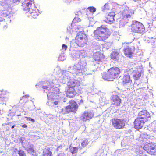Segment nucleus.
Listing matches in <instances>:
<instances>
[{
  "mask_svg": "<svg viewBox=\"0 0 156 156\" xmlns=\"http://www.w3.org/2000/svg\"><path fill=\"white\" fill-rule=\"evenodd\" d=\"M86 63L85 62H79L78 64L74 65L72 66H69L67 69L68 70H72V72L77 75H80L81 74H84L85 75H88L91 74L90 73H88L86 71L87 69L85 67Z\"/></svg>",
  "mask_w": 156,
  "mask_h": 156,
  "instance_id": "obj_3",
  "label": "nucleus"
},
{
  "mask_svg": "<svg viewBox=\"0 0 156 156\" xmlns=\"http://www.w3.org/2000/svg\"><path fill=\"white\" fill-rule=\"evenodd\" d=\"M22 126L23 128H26L27 127V126L26 124H23L22 125Z\"/></svg>",
  "mask_w": 156,
  "mask_h": 156,
  "instance_id": "obj_48",
  "label": "nucleus"
},
{
  "mask_svg": "<svg viewBox=\"0 0 156 156\" xmlns=\"http://www.w3.org/2000/svg\"><path fill=\"white\" fill-rule=\"evenodd\" d=\"M152 38L155 39L156 38V35L154 37H151Z\"/></svg>",
  "mask_w": 156,
  "mask_h": 156,
  "instance_id": "obj_52",
  "label": "nucleus"
},
{
  "mask_svg": "<svg viewBox=\"0 0 156 156\" xmlns=\"http://www.w3.org/2000/svg\"><path fill=\"white\" fill-rule=\"evenodd\" d=\"M108 9V5L107 3L105 4L103 6V8H102L103 11Z\"/></svg>",
  "mask_w": 156,
  "mask_h": 156,
  "instance_id": "obj_41",
  "label": "nucleus"
},
{
  "mask_svg": "<svg viewBox=\"0 0 156 156\" xmlns=\"http://www.w3.org/2000/svg\"><path fill=\"white\" fill-rule=\"evenodd\" d=\"M18 154L20 156H26L24 152L21 150H20L18 151Z\"/></svg>",
  "mask_w": 156,
  "mask_h": 156,
  "instance_id": "obj_37",
  "label": "nucleus"
},
{
  "mask_svg": "<svg viewBox=\"0 0 156 156\" xmlns=\"http://www.w3.org/2000/svg\"><path fill=\"white\" fill-rule=\"evenodd\" d=\"M80 13V11L77 12V13Z\"/></svg>",
  "mask_w": 156,
  "mask_h": 156,
  "instance_id": "obj_56",
  "label": "nucleus"
},
{
  "mask_svg": "<svg viewBox=\"0 0 156 156\" xmlns=\"http://www.w3.org/2000/svg\"><path fill=\"white\" fill-rule=\"evenodd\" d=\"M83 102V100L82 99H81L80 100V103H82Z\"/></svg>",
  "mask_w": 156,
  "mask_h": 156,
  "instance_id": "obj_49",
  "label": "nucleus"
},
{
  "mask_svg": "<svg viewBox=\"0 0 156 156\" xmlns=\"http://www.w3.org/2000/svg\"><path fill=\"white\" fill-rule=\"evenodd\" d=\"M94 38L98 41L106 40L109 36V31L107 27L103 25L99 27L94 31Z\"/></svg>",
  "mask_w": 156,
  "mask_h": 156,
  "instance_id": "obj_2",
  "label": "nucleus"
},
{
  "mask_svg": "<svg viewBox=\"0 0 156 156\" xmlns=\"http://www.w3.org/2000/svg\"><path fill=\"white\" fill-rule=\"evenodd\" d=\"M15 126V125L12 126L11 127V129H13Z\"/></svg>",
  "mask_w": 156,
  "mask_h": 156,
  "instance_id": "obj_53",
  "label": "nucleus"
},
{
  "mask_svg": "<svg viewBox=\"0 0 156 156\" xmlns=\"http://www.w3.org/2000/svg\"><path fill=\"white\" fill-rule=\"evenodd\" d=\"M98 43L97 42H96L95 41H93L92 43V47H95L96 46H98Z\"/></svg>",
  "mask_w": 156,
  "mask_h": 156,
  "instance_id": "obj_42",
  "label": "nucleus"
},
{
  "mask_svg": "<svg viewBox=\"0 0 156 156\" xmlns=\"http://www.w3.org/2000/svg\"><path fill=\"white\" fill-rule=\"evenodd\" d=\"M131 29L132 32L141 34L144 31L145 29L144 26L141 23L133 21Z\"/></svg>",
  "mask_w": 156,
  "mask_h": 156,
  "instance_id": "obj_10",
  "label": "nucleus"
},
{
  "mask_svg": "<svg viewBox=\"0 0 156 156\" xmlns=\"http://www.w3.org/2000/svg\"><path fill=\"white\" fill-rule=\"evenodd\" d=\"M23 9L26 12L29 13L33 16L38 15L36 12V8L34 4H32L31 0H25L22 4ZM38 11V9H37Z\"/></svg>",
  "mask_w": 156,
  "mask_h": 156,
  "instance_id": "obj_7",
  "label": "nucleus"
},
{
  "mask_svg": "<svg viewBox=\"0 0 156 156\" xmlns=\"http://www.w3.org/2000/svg\"><path fill=\"white\" fill-rule=\"evenodd\" d=\"M121 19L119 21V26L120 27H122L125 26V25L128 23V20L125 19L121 18Z\"/></svg>",
  "mask_w": 156,
  "mask_h": 156,
  "instance_id": "obj_27",
  "label": "nucleus"
},
{
  "mask_svg": "<svg viewBox=\"0 0 156 156\" xmlns=\"http://www.w3.org/2000/svg\"><path fill=\"white\" fill-rule=\"evenodd\" d=\"M2 16L3 17H5L7 18H9V16L8 14L6 13L5 11H3L2 12Z\"/></svg>",
  "mask_w": 156,
  "mask_h": 156,
  "instance_id": "obj_40",
  "label": "nucleus"
},
{
  "mask_svg": "<svg viewBox=\"0 0 156 156\" xmlns=\"http://www.w3.org/2000/svg\"><path fill=\"white\" fill-rule=\"evenodd\" d=\"M94 113L91 111H85L81 115L80 119L83 121H86L92 119L94 116Z\"/></svg>",
  "mask_w": 156,
  "mask_h": 156,
  "instance_id": "obj_14",
  "label": "nucleus"
},
{
  "mask_svg": "<svg viewBox=\"0 0 156 156\" xmlns=\"http://www.w3.org/2000/svg\"><path fill=\"white\" fill-rule=\"evenodd\" d=\"M69 107L70 108L71 112H75L77 109V106L76 102L71 100L69 102Z\"/></svg>",
  "mask_w": 156,
  "mask_h": 156,
  "instance_id": "obj_24",
  "label": "nucleus"
},
{
  "mask_svg": "<svg viewBox=\"0 0 156 156\" xmlns=\"http://www.w3.org/2000/svg\"><path fill=\"white\" fill-rule=\"evenodd\" d=\"M126 44H123V45H124V46H125V45Z\"/></svg>",
  "mask_w": 156,
  "mask_h": 156,
  "instance_id": "obj_54",
  "label": "nucleus"
},
{
  "mask_svg": "<svg viewBox=\"0 0 156 156\" xmlns=\"http://www.w3.org/2000/svg\"><path fill=\"white\" fill-rule=\"evenodd\" d=\"M20 1V0H11L10 2L11 3V4L13 5H17L19 3ZM12 6L13 5H12Z\"/></svg>",
  "mask_w": 156,
  "mask_h": 156,
  "instance_id": "obj_35",
  "label": "nucleus"
},
{
  "mask_svg": "<svg viewBox=\"0 0 156 156\" xmlns=\"http://www.w3.org/2000/svg\"><path fill=\"white\" fill-rule=\"evenodd\" d=\"M24 139V138L23 137H21L19 141L22 144H23V141Z\"/></svg>",
  "mask_w": 156,
  "mask_h": 156,
  "instance_id": "obj_46",
  "label": "nucleus"
},
{
  "mask_svg": "<svg viewBox=\"0 0 156 156\" xmlns=\"http://www.w3.org/2000/svg\"><path fill=\"white\" fill-rule=\"evenodd\" d=\"M26 118L27 120L32 121V122H35V120L34 119H32L30 117H26Z\"/></svg>",
  "mask_w": 156,
  "mask_h": 156,
  "instance_id": "obj_43",
  "label": "nucleus"
},
{
  "mask_svg": "<svg viewBox=\"0 0 156 156\" xmlns=\"http://www.w3.org/2000/svg\"><path fill=\"white\" fill-rule=\"evenodd\" d=\"M15 150H17V149H15Z\"/></svg>",
  "mask_w": 156,
  "mask_h": 156,
  "instance_id": "obj_58",
  "label": "nucleus"
},
{
  "mask_svg": "<svg viewBox=\"0 0 156 156\" xmlns=\"http://www.w3.org/2000/svg\"><path fill=\"white\" fill-rule=\"evenodd\" d=\"M71 110L70 108H69V106H68L63 108L62 109V112L63 114H67L71 112Z\"/></svg>",
  "mask_w": 156,
  "mask_h": 156,
  "instance_id": "obj_32",
  "label": "nucleus"
},
{
  "mask_svg": "<svg viewBox=\"0 0 156 156\" xmlns=\"http://www.w3.org/2000/svg\"><path fill=\"white\" fill-rule=\"evenodd\" d=\"M3 112V111L0 110V114H2Z\"/></svg>",
  "mask_w": 156,
  "mask_h": 156,
  "instance_id": "obj_50",
  "label": "nucleus"
},
{
  "mask_svg": "<svg viewBox=\"0 0 156 156\" xmlns=\"http://www.w3.org/2000/svg\"><path fill=\"white\" fill-rule=\"evenodd\" d=\"M145 122L137 117L134 121V127L137 129H140L142 128Z\"/></svg>",
  "mask_w": 156,
  "mask_h": 156,
  "instance_id": "obj_17",
  "label": "nucleus"
},
{
  "mask_svg": "<svg viewBox=\"0 0 156 156\" xmlns=\"http://www.w3.org/2000/svg\"><path fill=\"white\" fill-rule=\"evenodd\" d=\"M119 52L117 51H113L111 54V58L112 59H115L118 58Z\"/></svg>",
  "mask_w": 156,
  "mask_h": 156,
  "instance_id": "obj_30",
  "label": "nucleus"
},
{
  "mask_svg": "<svg viewBox=\"0 0 156 156\" xmlns=\"http://www.w3.org/2000/svg\"><path fill=\"white\" fill-rule=\"evenodd\" d=\"M133 0L135 2H138V1H141V0Z\"/></svg>",
  "mask_w": 156,
  "mask_h": 156,
  "instance_id": "obj_51",
  "label": "nucleus"
},
{
  "mask_svg": "<svg viewBox=\"0 0 156 156\" xmlns=\"http://www.w3.org/2000/svg\"><path fill=\"white\" fill-rule=\"evenodd\" d=\"M133 78L135 80H138L141 76V73L140 72L136 71H133Z\"/></svg>",
  "mask_w": 156,
  "mask_h": 156,
  "instance_id": "obj_26",
  "label": "nucleus"
},
{
  "mask_svg": "<svg viewBox=\"0 0 156 156\" xmlns=\"http://www.w3.org/2000/svg\"><path fill=\"white\" fill-rule=\"evenodd\" d=\"M1 93H0V104H6L8 101L9 97V93H5V92L3 91V90H1Z\"/></svg>",
  "mask_w": 156,
  "mask_h": 156,
  "instance_id": "obj_15",
  "label": "nucleus"
},
{
  "mask_svg": "<svg viewBox=\"0 0 156 156\" xmlns=\"http://www.w3.org/2000/svg\"><path fill=\"white\" fill-rule=\"evenodd\" d=\"M0 4L2 6H4V4L6 3V1L5 0H3L0 2Z\"/></svg>",
  "mask_w": 156,
  "mask_h": 156,
  "instance_id": "obj_45",
  "label": "nucleus"
},
{
  "mask_svg": "<svg viewBox=\"0 0 156 156\" xmlns=\"http://www.w3.org/2000/svg\"><path fill=\"white\" fill-rule=\"evenodd\" d=\"M88 141L87 140H84L83 142L81 143V145L83 147H85L88 144Z\"/></svg>",
  "mask_w": 156,
  "mask_h": 156,
  "instance_id": "obj_39",
  "label": "nucleus"
},
{
  "mask_svg": "<svg viewBox=\"0 0 156 156\" xmlns=\"http://www.w3.org/2000/svg\"><path fill=\"white\" fill-rule=\"evenodd\" d=\"M117 13L113 12H109L106 16V19L103 20V21L107 23H111L114 20V16Z\"/></svg>",
  "mask_w": 156,
  "mask_h": 156,
  "instance_id": "obj_16",
  "label": "nucleus"
},
{
  "mask_svg": "<svg viewBox=\"0 0 156 156\" xmlns=\"http://www.w3.org/2000/svg\"><path fill=\"white\" fill-rule=\"evenodd\" d=\"M66 58V56L64 54L61 55L60 56H59L58 60L59 61H63L65 60Z\"/></svg>",
  "mask_w": 156,
  "mask_h": 156,
  "instance_id": "obj_36",
  "label": "nucleus"
},
{
  "mask_svg": "<svg viewBox=\"0 0 156 156\" xmlns=\"http://www.w3.org/2000/svg\"><path fill=\"white\" fill-rule=\"evenodd\" d=\"M51 90L52 91H49L47 94L48 101L46 104L51 107H55L60 103V100L58 98L59 96L56 94L57 91L54 90Z\"/></svg>",
  "mask_w": 156,
  "mask_h": 156,
  "instance_id": "obj_6",
  "label": "nucleus"
},
{
  "mask_svg": "<svg viewBox=\"0 0 156 156\" xmlns=\"http://www.w3.org/2000/svg\"><path fill=\"white\" fill-rule=\"evenodd\" d=\"M64 1L68 4H69L71 2V0H64Z\"/></svg>",
  "mask_w": 156,
  "mask_h": 156,
  "instance_id": "obj_47",
  "label": "nucleus"
},
{
  "mask_svg": "<svg viewBox=\"0 0 156 156\" xmlns=\"http://www.w3.org/2000/svg\"><path fill=\"white\" fill-rule=\"evenodd\" d=\"M5 19L4 18H0V24L4 25L3 27V28L4 29H6L7 28V23H5Z\"/></svg>",
  "mask_w": 156,
  "mask_h": 156,
  "instance_id": "obj_33",
  "label": "nucleus"
},
{
  "mask_svg": "<svg viewBox=\"0 0 156 156\" xmlns=\"http://www.w3.org/2000/svg\"><path fill=\"white\" fill-rule=\"evenodd\" d=\"M93 57L94 60L98 62L102 61L103 58V55L99 52L94 53L93 55Z\"/></svg>",
  "mask_w": 156,
  "mask_h": 156,
  "instance_id": "obj_22",
  "label": "nucleus"
},
{
  "mask_svg": "<svg viewBox=\"0 0 156 156\" xmlns=\"http://www.w3.org/2000/svg\"><path fill=\"white\" fill-rule=\"evenodd\" d=\"M62 48L63 50L65 51L67 48V46L65 44H63L62 45Z\"/></svg>",
  "mask_w": 156,
  "mask_h": 156,
  "instance_id": "obj_44",
  "label": "nucleus"
},
{
  "mask_svg": "<svg viewBox=\"0 0 156 156\" xmlns=\"http://www.w3.org/2000/svg\"><path fill=\"white\" fill-rule=\"evenodd\" d=\"M71 73L68 71L60 70L57 73V77L60 82L68 84L71 80Z\"/></svg>",
  "mask_w": 156,
  "mask_h": 156,
  "instance_id": "obj_8",
  "label": "nucleus"
},
{
  "mask_svg": "<svg viewBox=\"0 0 156 156\" xmlns=\"http://www.w3.org/2000/svg\"><path fill=\"white\" fill-rule=\"evenodd\" d=\"M112 103L115 105L118 106L121 103V99L119 97L116 95H113L111 97Z\"/></svg>",
  "mask_w": 156,
  "mask_h": 156,
  "instance_id": "obj_21",
  "label": "nucleus"
},
{
  "mask_svg": "<svg viewBox=\"0 0 156 156\" xmlns=\"http://www.w3.org/2000/svg\"><path fill=\"white\" fill-rule=\"evenodd\" d=\"M113 126L116 129H121L124 128L125 123L122 119H114L111 120Z\"/></svg>",
  "mask_w": 156,
  "mask_h": 156,
  "instance_id": "obj_12",
  "label": "nucleus"
},
{
  "mask_svg": "<svg viewBox=\"0 0 156 156\" xmlns=\"http://www.w3.org/2000/svg\"><path fill=\"white\" fill-rule=\"evenodd\" d=\"M122 83L124 87L126 88L125 90H130L132 88V80L129 75L127 73L124 76L122 79Z\"/></svg>",
  "mask_w": 156,
  "mask_h": 156,
  "instance_id": "obj_11",
  "label": "nucleus"
},
{
  "mask_svg": "<svg viewBox=\"0 0 156 156\" xmlns=\"http://www.w3.org/2000/svg\"><path fill=\"white\" fill-rule=\"evenodd\" d=\"M91 12H94L96 11V9L94 7H89L87 8Z\"/></svg>",
  "mask_w": 156,
  "mask_h": 156,
  "instance_id": "obj_38",
  "label": "nucleus"
},
{
  "mask_svg": "<svg viewBox=\"0 0 156 156\" xmlns=\"http://www.w3.org/2000/svg\"><path fill=\"white\" fill-rule=\"evenodd\" d=\"M70 151L73 154L77 152L78 150V147H70L69 148Z\"/></svg>",
  "mask_w": 156,
  "mask_h": 156,
  "instance_id": "obj_34",
  "label": "nucleus"
},
{
  "mask_svg": "<svg viewBox=\"0 0 156 156\" xmlns=\"http://www.w3.org/2000/svg\"><path fill=\"white\" fill-rule=\"evenodd\" d=\"M72 30L71 33H76L75 39V42L79 47H83L85 46L87 42V38L86 35L83 33V28L80 26H76Z\"/></svg>",
  "mask_w": 156,
  "mask_h": 156,
  "instance_id": "obj_1",
  "label": "nucleus"
},
{
  "mask_svg": "<svg viewBox=\"0 0 156 156\" xmlns=\"http://www.w3.org/2000/svg\"><path fill=\"white\" fill-rule=\"evenodd\" d=\"M51 154L52 152L50 149L45 148L43 151L42 156H51Z\"/></svg>",
  "mask_w": 156,
  "mask_h": 156,
  "instance_id": "obj_28",
  "label": "nucleus"
},
{
  "mask_svg": "<svg viewBox=\"0 0 156 156\" xmlns=\"http://www.w3.org/2000/svg\"><path fill=\"white\" fill-rule=\"evenodd\" d=\"M150 149L151 150H150L149 151H148V153L151 155H155L156 154V147L154 146L153 145Z\"/></svg>",
  "mask_w": 156,
  "mask_h": 156,
  "instance_id": "obj_31",
  "label": "nucleus"
},
{
  "mask_svg": "<svg viewBox=\"0 0 156 156\" xmlns=\"http://www.w3.org/2000/svg\"><path fill=\"white\" fill-rule=\"evenodd\" d=\"M124 53L126 56L129 57H131L133 52V49L129 46H126L124 48Z\"/></svg>",
  "mask_w": 156,
  "mask_h": 156,
  "instance_id": "obj_19",
  "label": "nucleus"
},
{
  "mask_svg": "<svg viewBox=\"0 0 156 156\" xmlns=\"http://www.w3.org/2000/svg\"><path fill=\"white\" fill-rule=\"evenodd\" d=\"M26 149L29 153L31 154L34 152L33 145L31 144H28L27 145Z\"/></svg>",
  "mask_w": 156,
  "mask_h": 156,
  "instance_id": "obj_25",
  "label": "nucleus"
},
{
  "mask_svg": "<svg viewBox=\"0 0 156 156\" xmlns=\"http://www.w3.org/2000/svg\"><path fill=\"white\" fill-rule=\"evenodd\" d=\"M76 90L75 88L68 87L66 93L67 97L70 98H73L76 94Z\"/></svg>",
  "mask_w": 156,
  "mask_h": 156,
  "instance_id": "obj_20",
  "label": "nucleus"
},
{
  "mask_svg": "<svg viewBox=\"0 0 156 156\" xmlns=\"http://www.w3.org/2000/svg\"><path fill=\"white\" fill-rule=\"evenodd\" d=\"M153 146V144H152V143H149L145 145L144 147L143 148L144 150L148 153V151L151 150V148Z\"/></svg>",
  "mask_w": 156,
  "mask_h": 156,
  "instance_id": "obj_29",
  "label": "nucleus"
},
{
  "mask_svg": "<svg viewBox=\"0 0 156 156\" xmlns=\"http://www.w3.org/2000/svg\"><path fill=\"white\" fill-rule=\"evenodd\" d=\"M64 101V102H66V101L65 100H64V101Z\"/></svg>",
  "mask_w": 156,
  "mask_h": 156,
  "instance_id": "obj_57",
  "label": "nucleus"
},
{
  "mask_svg": "<svg viewBox=\"0 0 156 156\" xmlns=\"http://www.w3.org/2000/svg\"><path fill=\"white\" fill-rule=\"evenodd\" d=\"M81 20L78 18L76 16L74 19L73 20L72 24H71L69 27H68L67 28V31L68 32H69V33L70 34H72V33H71V31H72V30H74L73 28L75 27L76 26H77L78 25H75L74 27H73V26L72 25L73 24V23H75L76 22H80Z\"/></svg>",
  "mask_w": 156,
  "mask_h": 156,
  "instance_id": "obj_23",
  "label": "nucleus"
},
{
  "mask_svg": "<svg viewBox=\"0 0 156 156\" xmlns=\"http://www.w3.org/2000/svg\"><path fill=\"white\" fill-rule=\"evenodd\" d=\"M80 82L75 80H71L68 84V86L71 87L75 88L76 90L77 87L80 86Z\"/></svg>",
  "mask_w": 156,
  "mask_h": 156,
  "instance_id": "obj_18",
  "label": "nucleus"
},
{
  "mask_svg": "<svg viewBox=\"0 0 156 156\" xmlns=\"http://www.w3.org/2000/svg\"><path fill=\"white\" fill-rule=\"evenodd\" d=\"M123 9L122 11L118 13L121 16V18L125 19L129 21L134 14V11L126 5L123 6Z\"/></svg>",
  "mask_w": 156,
  "mask_h": 156,
  "instance_id": "obj_9",
  "label": "nucleus"
},
{
  "mask_svg": "<svg viewBox=\"0 0 156 156\" xmlns=\"http://www.w3.org/2000/svg\"><path fill=\"white\" fill-rule=\"evenodd\" d=\"M143 121L146 122L150 118V115L149 113L146 110H143L138 113V117Z\"/></svg>",
  "mask_w": 156,
  "mask_h": 156,
  "instance_id": "obj_13",
  "label": "nucleus"
},
{
  "mask_svg": "<svg viewBox=\"0 0 156 156\" xmlns=\"http://www.w3.org/2000/svg\"><path fill=\"white\" fill-rule=\"evenodd\" d=\"M120 73V69L117 67H113L109 69L107 73H103L101 74L102 78L108 81H112L119 76Z\"/></svg>",
  "mask_w": 156,
  "mask_h": 156,
  "instance_id": "obj_4",
  "label": "nucleus"
},
{
  "mask_svg": "<svg viewBox=\"0 0 156 156\" xmlns=\"http://www.w3.org/2000/svg\"><path fill=\"white\" fill-rule=\"evenodd\" d=\"M28 97V96L27 95H25V97Z\"/></svg>",
  "mask_w": 156,
  "mask_h": 156,
  "instance_id": "obj_55",
  "label": "nucleus"
},
{
  "mask_svg": "<svg viewBox=\"0 0 156 156\" xmlns=\"http://www.w3.org/2000/svg\"><path fill=\"white\" fill-rule=\"evenodd\" d=\"M58 82V80L53 79L51 81L50 80L49 81H44L40 82L35 86L37 88V87L38 86L40 88H43L44 89V92H45L47 94L49 91H52L51 90H54L53 87H54V85H55L57 84Z\"/></svg>",
  "mask_w": 156,
  "mask_h": 156,
  "instance_id": "obj_5",
  "label": "nucleus"
}]
</instances>
